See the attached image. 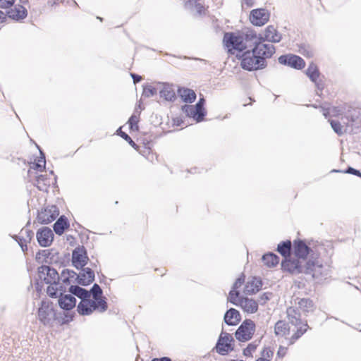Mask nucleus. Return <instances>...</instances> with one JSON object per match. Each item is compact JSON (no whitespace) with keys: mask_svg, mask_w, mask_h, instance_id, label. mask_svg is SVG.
<instances>
[{"mask_svg":"<svg viewBox=\"0 0 361 361\" xmlns=\"http://www.w3.org/2000/svg\"><path fill=\"white\" fill-rule=\"evenodd\" d=\"M51 252L47 250L39 251L35 257L37 262L42 266L39 268L42 269L41 271H56L55 269H51L49 267L51 264V257H50Z\"/></svg>","mask_w":361,"mask_h":361,"instance_id":"obj_16","label":"nucleus"},{"mask_svg":"<svg viewBox=\"0 0 361 361\" xmlns=\"http://www.w3.org/2000/svg\"><path fill=\"white\" fill-rule=\"evenodd\" d=\"M291 247L292 243L290 240L283 241L278 245L277 251L284 258L282 261L289 260L290 258L293 259V256L290 255Z\"/></svg>","mask_w":361,"mask_h":361,"instance_id":"obj_23","label":"nucleus"},{"mask_svg":"<svg viewBox=\"0 0 361 361\" xmlns=\"http://www.w3.org/2000/svg\"><path fill=\"white\" fill-rule=\"evenodd\" d=\"M107 309L106 298H92L90 295L85 300H80L77 307L78 312L82 316L90 315L94 312L103 313Z\"/></svg>","mask_w":361,"mask_h":361,"instance_id":"obj_5","label":"nucleus"},{"mask_svg":"<svg viewBox=\"0 0 361 361\" xmlns=\"http://www.w3.org/2000/svg\"><path fill=\"white\" fill-rule=\"evenodd\" d=\"M79 283L83 286L89 284L94 279V272H79L78 275Z\"/></svg>","mask_w":361,"mask_h":361,"instance_id":"obj_32","label":"nucleus"},{"mask_svg":"<svg viewBox=\"0 0 361 361\" xmlns=\"http://www.w3.org/2000/svg\"><path fill=\"white\" fill-rule=\"evenodd\" d=\"M295 304L296 305V302ZM297 305L298 309L299 308L305 314L312 312L315 309V306L313 301L310 298L299 299L298 302H297Z\"/></svg>","mask_w":361,"mask_h":361,"instance_id":"obj_24","label":"nucleus"},{"mask_svg":"<svg viewBox=\"0 0 361 361\" xmlns=\"http://www.w3.org/2000/svg\"><path fill=\"white\" fill-rule=\"evenodd\" d=\"M70 294L77 296L80 300H85L89 296L90 293L88 290L78 286H70L68 288Z\"/></svg>","mask_w":361,"mask_h":361,"instance_id":"obj_26","label":"nucleus"},{"mask_svg":"<svg viewBox=\"0 0 361 361\" xmlns=\"http://www.w3.org/2000/svg\"><path fill=\"white\" fill-rule=\"evenodd\" d=\"M68 226L67 219L64 216H61L54 224V230L56 234L61 235Z\"/></svg>","mask_w":361,"mask_h":361,"instance_id":"obj_29","label":"nucleus"},{"mask_svg":"<svg viewBox=\"0 0 361 361\" xmlns=\"http://www.w3.org/2000/svg\"><path fill=\"white\" fill-rule=\"evenodd\" d=\"M346 172L361 177L360 171H358V170H356V169H353L352 167H349Z\"/></svg>","mask_w":361,"mask_h":361,"instance_id":"obj_46","label":"nucleus"},{"mask_svg":"<svg viewBox=\"0 0 361 361\" xmlns=\"http://www.w3.org/2000/svg\"><path fill=\"white\" fill-rule=\"evenodd\" d=\"M306 74L312 82H315L319 75L317 66L312 62L307 69Z\"/></svg>","mask_w":361,"mask_h":361,"instance_id":"obj_33","label":"nucleus"},{"mask_svg":"<svg viewBox=\"0 0 361 361\" xmlns=\"http://www.w3.org/2000/svg\"><path fill=\"white\" fill-rule=\"evenodd\" d=\"M270 14L264 8L254 9L250 16V22L256 26H262L269 19Z\"/></svg>","mask_w":361,"mask_h":361,"instance_id":"obj_14","label":"nucleus"},{"mask_svg":"<svg viewBox=\"0 0 361 361\" xmlns=\"http://www.w3.org/2000/svg\"><path fill=\"white\" fill-rule=\"evenodd\" d=\"M271 294L269 293H264L262 297V300H263L264 301H267V300H269L270 299V295Z\"/></svg>","mask_w":361,"mask_h":361,"instance_id":"obj_51","label":"nucleus"},{"mask_svg":"<svg viewBox=\"0 0 361 361\" xmlns=\"http://www.w3.org/2000/svg\"><path fill=\"white\" fill-rule=\"evenodd\" d=\"M178 93H179L180 96L181 97L182 99L185 102L192 103L196 99L195 92L190 89L180 88L178 90Z\"/></svg>","mask_w":361,"mask_h":361,"instance_id":"obj_28","label":"nucleus"},{"mask_svg":"<svg viewBox=\"0 0 361 361\" xmlns=\"http://www.w3.org/2000/svg\"><path fill=\"white\" fill-rule=\"evenodd\" d=\"M271 42H279L281 39V35L277 32L273 25H269L264 31V37L262 40Z\"/></svg>","mask_w":361,"mask_h":361,"instance_id":"obj_22","label":"nucleus"},{"mask_svg":"<svg viewBox=\"0 0 361 361\" xmlns=\"http://www.w3.org/2000/svg\"><path fill=\"white\" fill-rule=\"evenodd\" d=\"M90 293V295L92 298H105L102 296L103 291L100 286L94 283L90 290L88 291Z\"/></svg>","mask_w":361,"mask_h":361,"instance_id":"obj_34","label":"nucleus"},{"mask_svg":"<svg viewBox=\"0 0 361 361\" xmlns=\"http://www.w3.org/2000/svg\"><path fill=\"white\" fill-rule=\"evenodd\" d=\"M262 281L259 278L252 277L249 279L246 282L244 293L248 295L255 293L256 292L259 291L262 287Z\"/></svg>","mask_w":361,"mask_h":361,"instance_id":"obj_18","label":"nucleus"},{"mask_svg":"<svg viewBox=\"0 0 361 361\" xmlns=\"http://www.w3.org/2000/svg\"><path fill=\"white\" fill-rule=\"evenodd\" d=\"M240 320V314L238 310L233 308L229 309L224 315V322L230 326H235Z\"/></svg>","mask_w":361,"mask_h":361,"instance_id":"obj_21","label":"nucleus"},{"mask_svg":"<svg viewBox=\"0 0 361 361\" xmlns=\"http://www.w3.org/2000/svg\"><path fill=\"white\" fill-rule=\"evenodd\" d=\"M306 274L311 276L312 278L314 279L317 281V283H321V280L319 279V276L323 275H326L327 272H305Z\"/></svg>","mask_w":361,"mask_h":361,"instance_id":"obj_39","label":"nucleus"},{"mask_svg":"<svg viewBox=\"0 0 361 361\" xmlns=\"http://www.w3.org/2000/svg\"><path fill=\"white\" fill-rule=\"evenodd\" d=\"M204 104V99L201 98L199 100V102L194 106H196V108L200 111V113H204V107H203Z\"/></svg>","mask_w":361,"mask_h":361,"instance_id":"obj_43","label":"nucleus"},{"mask_svg":"<svg viewBox=\"0 0 361 361\" xmlns=\"http://www.w3.org/2000/svg\"><path fill=\"white\" fill-rule=\"evenodd\" d=\"M152 361H171L168 357H163L161 358H154Z\"/></svg>","mask_w":361,"mask_h":361,"instance_id":"obj_49","label":"nucleus"},{"mask_svg":"<svg viewBox=\"0 0 361 361\" xmlns=\"http://www.w3.org/2000/svg\"><path fill=\"white\" fill-rule=\"evenodd\" d=\"M262 261L268 267H274L279 264V258L274 253H267L263 255Z\"/></svg>","mask_w":361,"mask_h":361,"instance_id":"obj_31","label":"nucleus"},{"mask_svg":"<svg viewBox=\"0 0 361 361\" xmlns=\"http://www.w3.org/2000/svg\"><path fill=\"white\" fill-rule=\"evenodd\" d=\"M299 52L303 56L311 58L313 56V50L310 46L302 45L299 49Z\"/></svg>","mask_w":361,"mask_h":361,"instance_id":"obj_36","label":"nucleus"},{"mask_svg":"<svg viewBox=\"0 0 361 361\" xmlns=\"http://www.w3.org/2000/svg\"><path fill=\"white\" fill-rule=\"evenodd\" d=\"M63 271H68L69 270L66 269H63Z\"/></svg>","mask_w":361,"mask_h":361,"instance_id":"obj_56","label":"nucleus"},{"mask_svg":"<svg viewBox=\"0 0 361 361\" xmlns=\"http://www.w3.org/2000/svg\"><path fill=\"white\" fill-rule=\"evenodd\" d=\"M330 124L334 131L338 135H343L345 131L343 126H342L338 121L331 120L330 121Z\"/></svg>","mask_w":361,"mask_h":361,"instance_id":"obj_35","label":"nucleus"},{"mask_svg":"<svg viewBox=\"0 0 361 361\" xmlns=\"http://www.w3.org/2000/svg\"><path fill=\"white\" fill-rule=\"evenodd\" d=\"M4 18H5L4 13L1 11H0V20L4 19Z\"/></svg>","mask_w":361,"mask_h":361,"instance_id":"obj_53","label":"nucleus"},{"mask_svg":"<svg viewBox=\"0 0 361 361\" xmlns=\"http://www.w3.org/2000/svg\"><path fill=\"white\" fill-rule=\"evenodd\" d=\"M257 39V33L252 30L238 32H226L224 35L223 43L229 54L241 53L251 47V42Z\"/></svg>","mask_w":361,"mask_h":361,"instance_id":"obj_2","label":"nucleus"},{"mask_svg":"<svg viewBox=\"0 0 361 361\" xmlns=\"http://www.w3.org/2000/svg\"><path fill=\"white\" fill-rule=\"evenodd\" d=\"M233 337L228 333L222 332L216 345V352L221 355H226L233 350L231 342Z\"/></svg>","mask_w":361,"mask_h":361,"instance_id":"obj_13","label":"nucleus"},{"mask_svg":"<svg viewBox=\"0 0 361 361\" xmlns=\"http://www.w3.org/2000/svg\"><path fill=\"white\" fill-rule=\"evenodd\" d=\"M245 1V4H247L248 6H251L252 5V0H244Z\"/></svg>","mask_w":361,"mask_h":361,"instance_id":"obj_52","label":"nucleus"},{"mask_svg":"<svg viewBox=\"0 0 361 361\" xmlns=\"http://www.w3.org/2000/svg\"><path fill=\"white\" fill-rule=\"evenodd\" d=\"M69 320H72V317H71L68 319H67L66 321H63V323L68 322Z\"/></svg>","mask_w":361,"mask_h":361,"instance_id":"obj_55","label":"nucleus"},{"mask_svg":"<svg viewBox=\"0 0 361 361\" xmlns=\"http://www.w3.org/2000/svg\"><path fill=\"white\" fill-rule=\"evenodd\" d=\"M255 329V324L251 320H245L235 332V338L240 341L245 342L250 340Z\"/></svg>","mask_w":361,"mask_h":361,"instance_id":"obj_11","label":"nucleus"},{"mask_svg":"<svg viewBox=\"0 0 361 361\" xmlns=\"http://www.w3.org/2000/svg\"><path fill=\"white\" fill-rule=\"evenodd\" d=\"M59 212L56 206H50L42 209L37 215V221L42 224H48L54 221Z\"/></svg>","mask_w":361,"mask_h":361,"instance_id":"obj_12","label":"nucleus"},{"mask_svg":"<svg viewBox=\"0 0 361 361\" xmlns=\"http://www.w3.org/2000/svg\"><path fill=\"white\" fill-rule=\"evenodd\" d=\"M293 329L288 326V324L283 321H278L274 327V332L276 335L284 336L288 335Z\"/></svg>","mask_w":361,"mask_h":361,"instance_id":"obj_27","label":"nucleus"},{"mask_svg":"<svg viewBox=\"0 0 361 361\" xmlns=\"http://www.w3.org/2000/svg\"><path fill=\"white\" fill-rule=\"evenodd\" d=\"M82 271H91V269H90V268H86V269H83Z\"/></svg>","mask_w":361,"mask_h":361,"instance_id":"obj_54","label":"nucleus"},{"mask_svg":"<svg viewBox=\"0 0 361 361\" xmlns=\"http://www.w3.org/2000/svg\"><path fill=\"white\" fill-rule=\"evenodd\" d=\"M121 136L126 141H128L131 145L134 146L135 144V142L132 140V139L130 138V137L127 135L126 133H123V132H121Z\"/></svg>","mask_w":361,"mask_h":361,"instance_id":"obj_44","label":"nucleus"},{"mask_svg":"<svg viewBox=\"0 0 361 361\" xmlns=\"http://www.w3.org/2000/svg\"><path fill=\"white\" fill-rule=\"evenodd\" d=\"M159 93L161 97L164 98L167 101H172L176 97L175 91L173 87L169 84L164 85Z\"/></svg>","mask_w":361,"mask_h":361,"instance_id":"obj_30","label":"nucleus"},{"mask_svg":"<svg viewBox=\"0 0 361 361\" xmlns=\"http://www.w3.org/2000/svg\"><path fill=\"white\" fill-rule=\"evenodd\" d=\"M274 352L270 348H265L263 350L262 357L260 358H265L267 361H271Z\"/></svg>","mask_w":361,"mask_h":361,"instance_id":"obj_38","label":"nucleus"},{"mask_svg":"<svg viewBox=\"0 0 361 361\" xmlns=\"http://www.w3.org/2000/svg\"><path fill=\"white\" fill-rule=\"evenodd\" d=\"M7 13L9 18L18 20L24 19L27 16V10L23 6L18 5L8 11Z\"/></svg>","mask_w":361,"mask_h":361,"instance_id":"obj_25","label":"nucleus"},{"mask_svg":"<svg viewBox=\"0 0 361 361\" xmlns=\"http://www.w3.org/2000/svg\"><path fill=\"white\" fill-rule=\"evenodd\" d=\"M15 0H0V8H8L11 7Z\"/></svg>","mask_w":361,"mask_h":361,"instance_id":"obj_41","label":"nucleus"},{"mask_svg":"<svg viewBox=\"0 0 361 361\" xmlns=\"http://www.w3.org/2000/svg\"><path fill=\"white\" fill-rule=\"evenodd\" d=\"M256 349V345L254 344H249L247 347L244 349L243 354L245 356H252V353Z\"/></svg>","mask_w":361,"mask_h":361,"instance_id":"obj_40","label":"nucleus"},{"mask_svg":"<svg viewBox=\"0 0 361 361\" xmlns=\"http://www.w3.org/2000/svg\"><path fill=\"white\" fill-rule=\"evenodd\" d=\"M252 50L257 54L264 61V65L266 67V59L270 58L275 52L274 45L271 44H265L262 37L257 35V39L251 42Z\"/></svg>","mask_w":361,"mask_h":361,"instance_id":"obj_9","label":"nucleus"},{"mask_svg":"<svg viewBox=\"0 0 361 361\" xmlns=\"http://www.w3.org/2000/svg\"><path fill=\"white\" fill-rule=\"evenodd\" d=\"M129 122L130 123L131 126L133 125V123H136L137 122V118L135 116H132L130 118V120H129Z\"/></svg>","mask_w":361,"mask_h":361,"instance_id":"obj_50","label":"nucleus"},{"mask_svg":"<svg viewBox=\"0 0 361 361\" xmlns=\"http://www.w3.org/2000/svg\"><path fill=\"white\" fill-rule=\"evenodd\" d=\"M53 238L54 233L52 231L47 227L42 228L37 233V241L42 247L49 246L53 241Z\"/></svg>","mask_w":361,"mask_h":361,"instance_id":"obj_17","label":"nucleus"},{"mask_svg":"<svg viewBox=\"0 0 361 361\" xmlns=\"http://www.w3.org/2000/svg\"><path fill=\"white\" fill-rule=\"evenodd\" d=\"M18 243H19L22 250L25 252L27 250V246L25 243V240L24 242H23L22 240H20V241Z\"/></svg>","mask_w":361,"mask_h":361,"instance_id":"obj_48","label":"nucleus"},{"mask_svg":"<svg viewBox=\"0 0 361 361\" xmlns=\"http://www.w3.org/2000/svg\"><path fill=\"white\" fill-rule=\"evenodd\" d=\"M156 94H157V90L154 87H153L152 86H148V87H144L142 94L145 97H150L154 96Z\"/></svg>","mask_w":361,"mask_h":361,"instance_id":"obj_37","label":"nucleus"},{"mask_svg":"<svg viewBox=\"0 0 361 361\" xmlns=\"http://www.w3.org/2000/svg\"><path fill=\"white\" fill-rule=\"evenodd\" d=\"M245 276L242 274L235 283L233 284L232 290L229 293V295L228 297V300L235 305H239L245 312L247 313H254L258 310V304L257 302L247 298H240L239 292L237 289L242 286L244 283Z\"/></svg>","mask_w":361,"mask_h":361,"instance_id":"obj_3","label":"nucleus"},{"mask_svg":"<svg viewBox=\"0 0 361 361\" xmlns=\"http://www.w3.org/2000/svg\"><path fill=\"white\" fill-rule=\"evenodd\" d=\"M87 257L82 250L78 249L75 250L72 255V263L77 269H82L86 263Z\"/></svg>","mask_w":361,"mask_h":361,"instance_id":"obj_19","label":"nucleus"},{"mask_svg":"<svg viewBox=\"0 0 361 361\" xmlns=\"http://www.w3.org/2000/svg\"><path fill=\"white\" fill-rule=\"evenodd\" d=\"M37 318L44 326H52L56 319V312L51 301L44 300L41 302L37 311Z\"/></svg>","mask_w":361,"mask_h":361,"instance_id":"obj_7","label":"nucleus"},{"mask_svg":"<svg viewBox=\"0 0 361 361\" xmlns=\"http://www.w3.org/2000/svg\"><path fill=\"white\" fill-rule=\"evenodd\" d=\"M239 57L241 67L245 70L252 71L265 68L263 59L252 49L244 51Z\"/></svg>","mask_w":361,"mask_h":361,"instance_id":"obj_8","label":"nucleus"},{"mask_svg":"<svg viewBox=\"0 0 361 361\" xmlns=\"http://www.w3.org/2000/svg\"><path fill=\"white\" fill-rule=\"evenodd\" d=\"M66 286L47 288V294L52 298H58L59 306L66 311L75 307L76 299L71 294H66Z\"/></svg>","mask_w":361,"mask_h":361,"instance_id":"obj_6","label":"nucleus"},{"mask_svg":"<svg viewBox=\"0 0 361 361\" xmlns=\"http://www.w3.org/2000/svg\"><path fill=\"white\" fill-rule=\"evenodd\" d=\"M132 78L133 79L134 83L139 82L142 80V77L135 73H130Z\"/></svg>","mask_w":361,"mask_h":361,"instance_id":"obj_47","label":"nucleus"},{"mask_svg":"<svg viewBox=\"0 0 361 361\" xmlns=\"http://www.w3.org/2000/svg\"><path fill=\"white\" fill-rule=\"evenodd\" d=\"M294 255L293 259L281 261L283 271H313L322 267L312 250L302 240L294 241Z\"/></svg>","mask_w":361,"mask_h":361,"instance_id":"obj_1","label":"nucleus"},{"mask_svg":"<svg viewBox=\"0 0 361 361\" xmlns=\"http://www.w3.org/2000/svg\"><path fill=\"white\" fill-rule=\"evenodd\" d=\"M286 313L289 324L294 326L292 330L293 334L288 341V344L292 345L307 331L308 325L306 321L301 319L300 314L296 306L288 307Z\"/></svg>","mask_w":361,"mask_h":361,"instance_id":"obj_4","label":"nucleus"},{"mask_svg":"<svg viewBox=\"0 0 361 361\" xmlns=\"http://www.w3.org/2000/svg\"><path fill=\"white\" fill-rule=\"evenodd\" d=\"M70 272H62V279L60 278L59 272H39V277L43 280L47 284H49L48 288L54 286H65L69 283L68 276H66Z\"/></svg>","mask_w":361,"mask_h":361,"instance_id":"obj_10","label":"nucleus"},{"mask_svg":"<svg viewBox=\"0 0 361 361\" xmlns=\"http://www.w3.org/2000/svg\"><path fill=\"white\" fill-rule=\"evenodd\" d=\"M183 111L189 117L195 118L197 122L203 120L204 113L200 111L194 105L185 104L182 107Z\"/></svg>","mask_w":361,"mask_h":361,"instance_id":"obj_20","label":"nucleus"},{"mask_svg":"<svg viewBox=\"0 0 361 361\" xmlns=\"http://www.w3.org/2000/svg\"><path fill=\"white\" fill-rule=\"evenodd\" d=\"M279 62L281 64L288 65L292 68L301 69L305 67L304 60L296 55H285L279 58Z\"/></svg>","mask_w":361,"mask_h":361,"instance_id":"obj_15","label":"nucleus"},{"mask_svg":"<svg viewBox=\"0 0 361 361\" xmlns=\"http://www.w3.org/2000/svg\"><path fill=\"white\" fill-rule=\"evenodd\" d=\"M45 157L43 156L41 159L39 160V162L35 165V168L37 170L42 171V168L45 166Z\"/></svg>","mask_w":361,"mask_h":361,"instance_id":"obj_42","label":"nucleus"},{"mask_svg":"<svg viewBox=\"0 0 361 361\" xmlns=\"http://www.w3.org/2000/svg\"><path fill=\"white\" fill-rule=\"evenodd\" d=\"M286 352H287L286 348L280 346L278 350V352H277V355L280 357H283L286 354Z\"/></svg>","mask_w":361,"mask_h":361,"instance_id":"obj_45","label":"nucleus"}]
</instances>
